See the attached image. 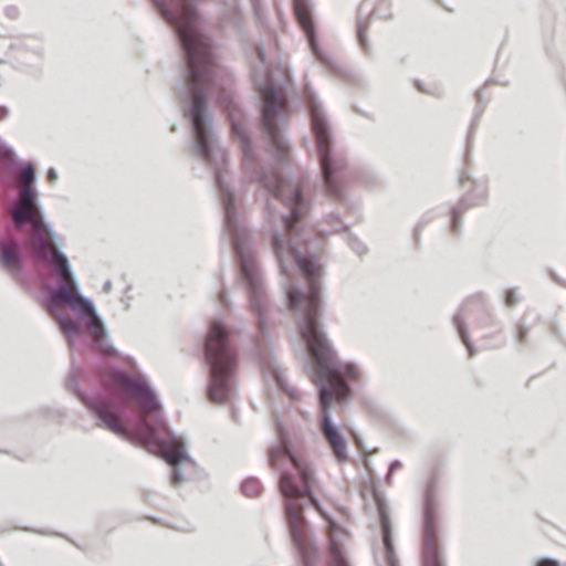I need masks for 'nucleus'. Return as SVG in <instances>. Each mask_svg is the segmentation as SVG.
Listing matches in <instances>:
<instances>
[{
  "instance_id": "obj_1",
  "label": "nucleus",
  "mask_w": 566,
  "mask_h": 566,
  "mask_svg": "<svg viewBox=\"0 0 566 566\" xmlns=\"http://www.w3.org/2000/svg\"><path fill=\"white\" fill-rule=\"evenodd\" d=\"M154 8L174 30L182 53L185 70L176 87L191 125L192 149L213 170V181L223 210V232L229 233L239 269V277L248 293L249 308L256 317L255 349L262 363L272 357L268 323L270 300L258 262L251 231L240 218L233 191L224 179L228 156L216 138L209 94L218 85L220 67L213 41L199 25L200 0H151Z\"/></svg>"
},
{
  "instance_id": "obj_2",
  "label": "nucleus",
  "mask_w": 566,
  "mask_h": 566,
  "mask_svg": "<svg viewBox=\"0 0 566 566\" xmlns=\"http://www.w3.org/2000/svg\"><path fill=\"white\" fill-rule=\"evenodd\" d=\"M308 214H263L272 232V249L284 276L282 286L287 306L298 313L297 326L302 339L312 356V381L317 386L319 426L337 463L348 460L347 439L342 428L333 421L331 407L333 394L346 400L352 395L347 377L357 379L359 369L352 361H342L327 338L321 322L323 310L322 291L324 269L314 255H304L294 245H284L277 227L281 221L284 230L300 235Z\"/></svg>"
},
{
  "instance_id": "obj_3",
  "label": "nucleus",
  "mask_w": 566,
  "mask_h": 566,
  "mask_svg": "<svg viewBox=\"0 0 566 566\" xmlns=\"http://www.w3.org/2000/svg\"><path fill=\"white\" fill-rule=\"evenodd\" d=\"M275 430L279 441L270 449L268 460L269 464L280 472L277 486L284 499L290 535L303 566H316L319 555L302 512L305 506H313L324 516L322 504L313 492L314 472L293 452L289 433L279 420L275 422ZM344 535L338 530L329 534L326 566H350L340 538Z\"/></svg>"
},
{
  "instance_id": "obj_4",
  "label": "nucleus",
  "mask_w": 566,
  "mask_h": 566,
  "mask_svg": "<svg viewBox=\"0 0 566 566\" xmlns=\"http://www.w3.org/2000/svg\"><path fill=\"white\" fill-rule=\"evenodd\" d=\"M238 334L221 318L210 322L203 343V357L209 367L207 395L213 402H226L235 392Z\"/></svg>"
},
{
  "instance_id": "obj_5",
  "label": "nucleus",
  "mask_w": 566,
  "mask_h": 566,
  "mask_svg": "<svg viewBox=\"0 0 566 566\" xmlns=\"http://www.w3.org/2000/svg\"><path fill=\"white\" fill-rule=\"evenodd\" d=\"M311 118L314 148L319 161L322 181L326 193L336 199L345 198V184L350 178L347 158L334 148V133L322 103L312 90L305 96Z\"/></svg>"
},
{
  "instance_id": "obj_6",
  "label": "nucleus",
  "mask_w": 566,
  "mask_h": 566,
  "mask_svg": "<svg viewBox=\"0 0 566 566\" xmlns=\"http://www.w3.org/2000/svg\"><path fill=\"white\" fill-rule=\"evenodd\" d=\"M109 374L124 385L126 390L142 405L144 411L153 412L150 417H142L138 420V429L151 440L158 441L159 434L164 433L174 443H178L180 438L168 427L163 405L147 377L143 375L135 378L117 366H112Z\"/></svg>"
},
{
  "instance_id": "obj_7",
  "label": "nucleus",
  "mask_w": 566,
  "mask_h": 566,
  "mask_svg": "<svg viewBox=\"0 0 566 566\" xmlns=\"http://www.w3.org/2000/svg\"><path fill=\"white\" fill-rule=\"evenodd\" d=\"M442 471L434 467L422 491L421 557L422 566H446L442 558L439 521V489Z\"/></svg>"
},
{
  "instance_id": "obj_8",
  "label": "nucleus",
  "mask_w": 566,
  "mask_h": 566,
  "mask_svg": "<svg viewBox=\"0 0 566 566\" xmlns=\"http://www.w3.org/2000/svg\"><path fill=\"white\" fill-rule=\"evenodd\" d=\"M54 313L72 352L76 347H83V349H90L95 354L104 352L109 356L119 355L118 349L109 338L104 319H102V323H95L91 317H74L61 311H54Z\"/></svg>"
},
{
  "instance_id": "obj_9",
  "label": "nucleus",
  "mask_w": 566,
  "mask_h": 566,
  "mask_svg": "<svg viewBox=\"0 0 566 566\" xmlns=\"http://www.w3.org/2000/svg\"><path fill=\"white\" fill-rule=\"evenodd\" d=\"M66 387L71 390L81 402L88 409L95 419V424L98 428L108 430L120 438L127 439L126 430L114 421L116 411L114 405L103 394L97 392L90 397L80 388L78 379L74 371L69 374Z\"/></svg>"
},
{
  "instance_id": "obj_10",
  "label": "nucleus",
  "mask_w": 566,
  "mask_h": 566,
  "mask_svg": "<svg viewBox=\"0 0 566 566\" xmlns=\"http://www.w3.org/2000/svg\"><path fill=\"white\" fill-rule=\"evenodd\" d=\"M293 10L313 56L331 71H337L336 62L318 44L311 0H293Z\"/></svg>"
},
{
  "instance_id": "obj_11",
  "label": "nucleus",
  "mask_w": 566,
  "mask_h": 566,
  "mask_svg": "<svg viewBox=\"0 0 566 566\" xmlns=\"http://www.w3.org/2000/svg\"><path fill=\"white\" fill-rule=\"evenodd\" d=\"M73 293L67 282H56L52 287V298L56 304H67L74 311V317L93 318L102 323L103 317L97 312L94 302L81 293V289Z\"/></svg>"
},
{
  "instance_id": "obj_12",
  "label": "nucleus",
  "mask_w": 566,
  "mask_h": 566,
  "mask_svg": "<svg viewBox=\"0 0 566 566\" xmlns=\"http://www.w3.org/2000/svg\"><path fill=\"white\" fill-rule=\"evenodd\" d=\"M43 228L48 233L50 241L55 248L54 259H51L49 255L46 259L53 264L54 272L59 277L57 282H67L71 289L73 287L74 291H78L77 277L72 269L69 256L62 249V243L57 233L54 231L52 224L46 220H43Z\"/></svg>"
},
{
  "instance_id": "obj_13",
  "label": "nucleus",
  "mask_w": 566,
  "mask_h": 566,
  "mask_svg": "<svg viewBox=\"0 0 566 566\" xmlns=\"http://www.w3.org/2000/svg\"><path fill=\"white\" fill-rule=\"evenodd\" d=\"M20 193L21 198L15 202L12 211L17 224L23 228L28 226L27 221L36 224L38 220L32 211L39 214L41 223L43 224L45 216L44 210L39 202L36 188L22 186Z\"/></svg>"
},
{
  "instance_id": "obj_14",
  "label": "nucleus",
  "mask_w": 566,
  "mask_h": 566,
  "mask_svg": "<svg viewBox=\"0 0 566 566\" xmlns=\"http://www.w3.org/2000/svg\"><path fill=\"white\" fill-rule=\"evenodd\" d=\"M373 495L378 511V520L381 528V539L388 566H399L392 541L391 524L385 507L384 499L377 490L373 491Z\"/></svg>"
},
{
  "instance_id": "obj_15",
  "label": "nucleus",
  "mask_w": 566,
  "mask_h": 566,
  "mask_svg": "<svg viewBox=\"0 0 566 566\" xmlns=\"http://www.w3.org/2000/svg\"><path fill=\"white\" fill-rule=\"evenodd\" d=\"M0 265L10 272L15 280L22 276L25 264L19 240L10 242L6 239H0Z\"/></svg>"
},
{
  "instance_id": "obj_16",
  "label": "nucleus",
  "mask_w": 566,
  "mask_h": 566,
  "mask_svg": "<svg viewBox=\"0 0 566 566\" xmlns=\"http://www.w3.org/2000/svg\"><path fill=\"white\" fill-rule=\"evenodd\" d=\"M488 189L483 185H479L474 188L473 192L463 196L460 201V206L451 210L450 230L454 234L461 232V214L464 209L469 207L480 206L486 201Z\"/></svg>"
},
{
  "instance_id": "obj_17",
  "label": "nucleus",
  "mask_w": 566,
  "mask_h": 566,
  "mask_svg": "<svg viewBox=\"0 0 566 566\" xmlns=\"http://www.w3.org/2000/svg\"><path fill=\"white\" fill-rule=\"evenodd\" d=\"M382 18V19H390L391 18V14L388 13V14H380V11L379 9H374L369 17L367 18H363L361 15L358 17L357 19V28H356V33H357V40H358V43L360 45V48L366 52L368 53L369 50H370V46L368 44V40H367V28L369 25V22L373 18Z\"/></svg>"
},
{
  "instance_id": "obj_18",
  "label": "nucleus",
  "mask_w": 566,
  "mask_h": 566,
  "mask_svg": "<svg viewBox=\"0 0 566 566\" xmlns=\"http://www.w3.org/2000/svg\"><path fill=\"white\" fill-rule=\"evenodd\" d=\"M465 307L463 306L459 312L453 315V326L455 327L458 335L467 347L469 356L472 357L475 354V348L470 339L468 326L464 319Z\"/></svg>"
},
{
  "instance_id": "obj_19",
  "label": "nucleus",
  "mask_w": 566,
  "mask_h": 566,
  "mask_svg": "<svg viewBox=\"0 0 566 566\" xmlns=\"http://www.w3.org/2000/svg\"><path fill=\"white\" fill-rule=\"evenodd\" d=\"M19 166L21 167L24 179V184L22 186L36 188L38 175L34 167L25 160L19 161Z\"/></svg>"
},
{
  "instance_id": "obj_20",
  "label": "nucleus",
  "mask_w": 566,
  "mask_h": 566,
  "mask_svg": "<svg viewBox=\"0 0 566 566\" xmlns=\"http://www.w3.org/2000/svg\"><path fill=\"white\" fill-rule=\"evenodd\" d=\"M241 490L245 496L252 497L260 494L262 486L258 479L248 478L242 482Z\"/></svg>"
},
{
  "instance_id": "obj_21",
  "label": "nucleus",
  "mask_w": 566,
  "mask_h": 566,
  "mask_svg": "<svg viewBox=\"0 0 566 566\" xmlns=\"http://www.w3.org/2000/svg\"><path fill=\"white\" fill-rule=\"evenodd\" d=\"M167 461L171 464H179V465H181V463H184V462L193 463V460L191 459V457L189 455L187 450L184 448L168 452Z\"/></svg>"
},
{
  "instance_id": "obj_22",
  "label": "nucleus",
  "mask_w": 566,
  "mask_h": 566,
  "mask_svg": "<svg viewBox=\"0 0 566 566\" xmlns=\"http://www.w3.org/2000/svg\"><path fill=\"white\" fill-rule=\"evenodd\" d=\"M520 294L514 287L506 289L503 294V302L506 306H514L520 302Z\"/></svg>"
},
{
  "instance_id": "obj_23",
  "label": "nucleus",
  "mask_w": 566,
  "mask_h": 566,
  "mask_svg": "<svg viewBox=\"0 0 566 566\" xmlns=\"http://www.w3.org/2000/svg\"><path fill=\"white\" fill-rule=\"evenodd\" d=\"M170 480H171V484L175 488H178L185 481V474L182 472L181 465L172 464Z\"/></svg>"
},
{
  "instance_id": "obj_24",
  "label": "nucleus",
  "mask_w": 566,
  "mask_h": 566,
  "mask_svg": "<svg viewBox=\"0 0 566 566\" xmlns=\"http://www.w3.org/2000/svg\"><path fill=\"white\" fill-rule=\"evenodd\" d=\"M528 326L524 324L518 325L515 332V339L520 343H525L528 337Z\"/></svg>"
},
{
  "instance_id": "obj_25",
  "label": "nucleus",
  "mask_w": 566,
  "mask_h": 566,
  "mask_svg": "<svg viewBox=\"0 0 566 566\" xmlns=\"http://www.w3.org/2000/svg\"><path fill=\"white\" fill-rule=\"evenodd\" d=\"M348 242L354 251L363 254L366 251L365 244L355 237H349Z\"/></svg>"
},
{
  "instance_id": "obj_26",
  "label": "nucleus",
  "mask_w": 566,
  "mask_h": 566,
  "mask_svg": "<svg viewBox=\"0 0 566 566\" xmlns=\"http://www.w3.org/2000/svg\"><path fill=\"white\" fill-rule=\"evenodd\" d=\"M536 566H562V564L553 557H542L537 560Z\"/></svg>"
},
{
  "instance_id": "obj_27",
  "label": "nucleus",
  "mask_w": 566,
  "mask_h": 566,
  "mask_svg": "<svg viewBox=\"0 0 566 566\" xmlns=\"http://www.w3.org/2000/svg\"><path fill=\"white\" fill-rule=\"evenodd\" d=\"M401 467V462L399 460H394L390 462L388 472L386 475V482H390L392 479L394 472Z\"/></svg>"
},
{
  "instance_id": "obj_28",
  "label": "nucleus",
  "mask_w": 566,
  "mask_h": 566,
  "mask_svg": "<svg viewBox=\"0 0 566 566\" xmlns=\"http://www.w3.org/2000/svg\"><path fill=\"white\" fill-rule=\"evenodd\" d=\"M217 298H218V302L221 304V305H224L227 306L228 308H230V303H229V298H228V293L226 290H220L218 292V295H217Z\"/></svg>"
},
{
  "instance_id": "obj_29",
  "label": "nucleus",
  "mask_w": 566,
  "mask_h": 566,
  "mask_svg": "<svg viewBox=\"0 0 566 566\" xmlns=\"http://www.w3.org/2000/svg\"><path fill=\"white\" fill-rule=\"evenodd\" d=\"M277 384H279V386H280L284 391H286V392H287L292 398H294V399L296 398V392H295L292 388L287 387V386L284 384V381L282 380V378H281V376H280L279 374H277Z\"/></svg>"
},
{
  "instance_id": "obj_30",
  "label": "nucleus",
  "mask_w": 566,
  "mask_h": 566,
  "mask_svg": "<svg viewBox=\"0 0 566 566\" xmlns=\"http://www.w3.org/2000/svg\"><path fill=\"white\" fill-rule=\"evenodd\" d=\"M34 231H35V234L39 238V250L43 251L45 245H46L45 237L43 235V233L41 232V230L38 227H35Z\"/></svg>"
},
{
  "instance_id": "obj_31",
  "label": "nucleus",
  "mask_w": 566,
  "mask_h": 566,
  "mask_svg": "<svg viewBox=\"0 0 566 566\" xmlns=\"http://www.w3.org/2000/svg\"><path fill=\"white\" fill-rule=\"evenodd\" d=\"M476 117L472 120L471 126L469 128L468 138H467V154L469 153V149L471 147V140L474 132Z\"/></svg>"
},
{
  "instance_id": "obj_32",
  "label": "nucleus",
  "mask_w": 566,
  "mask_h": 566,
  "mask_svg": "<svg viewBox=\"0 0 566 566\" xmlns=\"http://www.w3.org/2000/svg\"><path fill=\"white\" fill-rule=\"evenodd\" d=\"M422 228H423V222L418 221V223L416 224L415 230H413V238H415L416 242H419V240H420V234H421Z\"/></svg>"
},
{
  "instance_id": "obj_33",
  "label": "nucleus",
  "mask_w": 566,
  "mask_h": 566,
  "mask_svg": "<svg viewBox=\"0 0 566 566\" xmlns=\"http://www.w3.org/2000/svg\"><path fill=\"white\" fill-rule=\"evenodd\" d=\"M46 178L51 184H54L57 180V172L54 168H50L46 172Z\"/></svg>"
},
{
  "instance_id": "obj_34",
  "label": "nucleus",
  "mask_w": 566,
  "mask_h": 566,
  "mask_svg": "<svg viewBox=\"0 0 566 566\" xmlns=\"http://www.w3.org/2000/svg\"><path fill=\"white\" fill-rule=\"evenodd\" d=\"M117 357H122L132 368H135L137 366L136 360L129 356V355H119Z\"/></svg>"
},
{
  "instance_id": "obj_35",
  "label": "nucleus",
  "mask_w": 566,
  "mask_h": 566,
  "mask_svg": "<svg viewBox=\"0 0 566 566\" xmlns=\"http://www.w3.org/2000/svg\"><path fill=\"white\" fill-rule=\"evenodd\" d=\"M23 530L25 531H32L34 533H38V534H41V535H52L53 533L48 531V530H40V528H29V527H23Z\"/></svg>"
},
{
  "instance_id": "obj_36",
  "label": "nucleus",
  "mask_w": 566,
  "mask_h": 566,
  "mask_svg": "<svg viewBox=\"0 0 566 566\" xmlns=\"http://www.w3.org/2000/svg\"><path fill=\"white\" fill-rule=\"evenodd\" d=\"M415 86L422 93H429V91L424 87V84L418 80L415 81Z\"/></svg>"
},
{
  "instance_id": "obj_37",
  "label": "nucleus",
  "mask_w": 566,
  "mask_h": 566,
  "mask_svg": "<svg viewBox=\"0 0 566 566\" xmlns=\"http://www.w3.org/2000/svg\"><path fill=\"white\" fill-rule=\"evenodd\" d=\"M552 279L559 285L566 287V281L562 280L559 276H557L555 273L552 272L551 274Z\"/></svg>"
},
{
  "instance_id": "obj_38",
  "label": "nucleus",
  "mask_w": 566,
  "mask_h": 566,
  "mask_svg": "<svg viewBox=\"0 0 566 566\" xmlns=\"http://www.w3.org/2000/svg\"><path fill=\"white\" fill-rule=\"evenodd\" d=\"M9 114V109L7 106L0 105V120L6 118Z\"/></svg>"
},
{
  "instance_id": "obj_39",
  "label": "nucleus",
  "mask_w": 566,
  "mask_h": 566,
  "mask_svg": "<svg viewBox=\"0 0 566 566\" xmlns=\"http://www.w3.org/2000/svg\"><path fill=\"white\" fill-rule=\"evenodd\" d=\"M338 218H339V213L338 212H331L329 214L326 216V220L328 222L334 221V220H338Z\"/></svg>"
},
{
  "instance_id": "obj_40",
  "label": "nucleus",
  "mask_w": 566,
  "mask_h": 566,
  "mask_svg": "<svg viewBox=\"0 0 566 566\" xmlns=\"http://www.w3.org/2000/svg\"><path fill=\"white\" fill-rule=\"evenodd\" d=\"M112 282L111 281H106L104 284H103V291L105 293H109L112 291Z\"/></svg>"
},
{
  "instance_id": "obj_41",
  "label": "nucleus",
  "mask_w": 566,
  "mask_h": 566,
  "mask_svg": "<svg viewBox=\"0 0 566 566\" xmlns=\"http://www.w3.org/2000/svg\"><path fill=\"white\" fill-rule=\"evenodd\" d=\"M419 221L423 222V227L429 222V219L426 217H422Z\"/></svg>"
},
{
  "instance_id": "obj_42",
  "label": "nucleus",
  "mask_w": 566,
  "mask_h": 566,
  "mask_svg": "<svg viewBox=\"0 0 566 566\" xmlns=\"http://www.w3.org/2000/svg\"><path fill=\"white\" fill-rule=\"evenodd\" d=\"M346 229H347V226L344 224V226H342L339 228H336L335 230L336 231H343V230H346Z\"/></svg>"
},
{
  "instance_id": "obj_43",
  "label": "nucleus",
  "mask_w": 566,
  "mask_h": 566,
  "mask_svg": "<svg viewBox=\"0 0 566 566\" xmlns=\"http://www.w3.org/2000/svg\"><path fill=\"white\" fill-rule=\"evenodd\" d=\"M75 364H76V360H75V358L73 357V358H72V367H74V366H75Z\"/></svg>"
}]
</instances>
